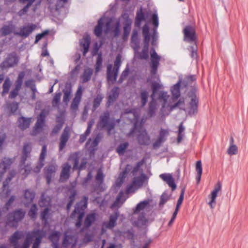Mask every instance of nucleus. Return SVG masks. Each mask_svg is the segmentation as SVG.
Here are the masks:
<instances>
[{
  "mask_svg": "<svg viewBox=\"0 0 248 248\" xmlns=\"http://www.w3.org/2000/svg\"><path fill=\"white\" fill-rule=\"evenodd\" d=\"M150 202L149 199L141 201L137 204L134 209L131 221L135 226L141 227L146 225L148 222L144 211L149 209Z\"/></svg>",
  "mask_w": 248,
  "mask_h": 248,
  "instance_id": "obj_1",
  "label": "nucleus"
},
{
  "mask_svg": "<svg viewBox=\"0 0 248 248\" xmlns=\"http://www.w3.org/2000/svg\"><path fill=\"white\" fill-rule=\"evenodd\" d=\"M148 177L141 170L140 176H134L131 184L126 188V194L134 193L136 190L143 186L144 184L148 183Z\"/></svg>",
  "mask_w": 248,
  "mask_h": 248,
  "instance_id": "obj_2",
  "label": "nucleus"
},
{
  "mask_svg": "<svg viewBox=\"0 0 248 248\" xmlns=\"http://www.w3.org/2000/svg\"><path fill=\"white\" fill-rule=\"evenodd\" d=\"M88 200V197L84 196L83 200L76 204L75 210L71 215V218H77L76 223V226L77 228H79L81 226L82 218L84 215V211L87 207Z\"/></svg>",
  "mask_w": 248,
  "mask_h": 248,
  "instance_id": "obj_3",
  "label": "nucleus"
},
{
  "mask_svg": "<svg viewBox=\"0 0 248 248\" xmlns=\"http://www.w3.org/2000/svg\"><path fill=\"white\" fill-rule=\"evenodd\" d=\"M120 119L116 121L110 119V112L108 110L104 111L100 115L97 127L100 128H107L108 133L110 134L111 131L114 128L116 123H119Z\"/></svg>",
  "mask_w": 248,
  "mask_h": 248,
  "instance_id": "obj_4",
  "label": "nucleus"
},
{
  "mask_svg": "<svg viewBox=\"0 0 248 248\" xmlns=\"http://www.w3.org/2000/svg\"><path fill=\"white\" fill-rule=\"evenodd\" d=\"M134 133H138V141L140 145H149L150 143V137L146 130L142 126L137 127L136 124H134V128L130 131L129 135H132Z\"/></svg>",
  "mask_w": 248,
  "mask_h": 248,
  "instance_id": "obj_5",
  "label": "nucleus"
},
{
  "mask_svg": "<svg viewBox=\"0 0 248 248\" xmlns=\"http://www.w3.org/2000/svg\"><path fill=\"white\" fill-rule=\"evenodd\" d=\"M26 212L22 209H18L10 213L7 217V225L12 227H16L18 223L21 221L25 217Z\"/></svg>",
  "mask_w": 248,
  "mask_h": 248,
  "instance_id": "obj_6",
  "label": "nucleus"
},
{
  "mask_svg": "<svg viewBox=\"0 0 248 248\" xmlns=\"http://www.w3.org/2000/svg\"><path fill=\"white\" fill-rule=\"evenodd\" d=\"M19 57L14 52L9 54L4 60L0 63V68L2 70L9 69L16 66L19 62Z\"/></svg>",
  "mask_w": 248,
  "mask_h": 248,
  "instance_id": "obj_7",
  "label": "nucleus"
},
{
  "mask_svg": "<svg viewBox=\"0 0 248 248\" xmlns=\"http://www.w3.org/2000/svg\"><path fill=\"white\" fill-rule=\"evenodd\" d=\"M151 73L152 75H155L156 74L157 68L159 65V61L160 60V57L157 55L155 50L153 49L151 52Z\"/></svg>",
  "mask_w": 248,
  "mask_h": 248,
  "instance_id": "obj_8",
  "label": "nucleus"
},
{
  "mask_svg": "<svg viewBox=\"0 0 248 248\" xmlns=\"http://www.w3.org/2000/svg\"><path fill=\"white\" fill-rule=\"evenodd\" d=\"M119 216V212L116 211L114 214L109 216V220L103 222L102 226V232H103L107 229H112L117 225V220Z\"/></svg>",
  "mask_w": 248,
  "mask_h": 248,
  "instance_id": "obj_9",
  "label": "nucleus"
},
{
  "mask_svg": "<svg viewBox=\"0 0 248 248\" xmlns=\"http://www.w3.org/2000/svg\"><path fill=\"white\" fill-rule=\"evenodd\" d=\"M221 189V184L220 182H218L215 185L214 190L212 191L209 197L210 199L208 203L211 209H214L216 205V198L217 196V193Z\"/></svg>",
  "mask_w": 248,
  "mask_h": 248,
  "instance_id": "obj_10",
  "label": "nucleus"
},
{
  "mask_svg": "<svg viewBox=\"0 0 248 248\" xmlns=\"http://www.w3.org/2000/svg\"><path fill=\"white\" fill-rule=\"evenodd\" d=\"M46 117V112L45 110H42L37 118V122L34 127L32 131L33 135H36L42 130L45 124Z\"/></svg>",
  "mask_w": 248,
  "mask_h": 248,
  "instance_id": "obj_11",
  "label": "nucleus"
},
{
  "mask_svg": "<svg viewBox=\"0 0 248 248\" xmlns=\"http://www.w3.org/2000/svg\"><path fill=\"white\" fill-rule=\"evenodd\" d=\"M152 24L154 26L153 33L152 35L151 45L155 46L157 44L158 35L156 32V29L158 26V19L157 15L155 13L153 14L152 16Z\"/></svg>",
  "mask_w": 248,
  "mask_h": 248,
  "instance_id": "obj_12",
  "label": "nucleus"
},
{
  "mask_svg": "<svg viewBox=\"0 0 248 248\" xmlns=\"http://www.w3.org/2000/svg\"><path fill=\"white\" fill-rule=\"evenodd\" d=\"M36 26L34 24H28L20 27L19 32H15L14 33L23 37L28 36L36 28Z\"/></svg>",
  "mask_w": 248,
  "mask_h": 248,
  "instance_id": "obj_13",
  "label": "nucleus"
},
{
  "mask_svg": "<svg viewBox=\"0 0 248 248\" xmlns=\"http://www.w3.org/2000/svg\"><path fill=\"white\" fill-rule=\"evenodd\" d=\"M185 40L189 42H194L196 39L195 31L191 26H188L184 30Z\"/></svg>",
  "mask_w": 248,
  "mask_h": 248,
  "instance_id": "obj_14",
  "label": "nucleus"
},
{
  "mask_svg": "<svg viewBox=\"0 0 248 248\" xmlns=\"http://www.w3.org/2000/svg\"><path fill=\"white\" fill-rule=\"evenodd\" d=\"M109 32H112L115 36H117L120 33L119 23L117 22L115 24H112L111 20H109L106 23L104 29V32L108 33Z\"/></svg>",
  "mask_w": 248,
  "mask_h": 248,
  "instance_id": "obj_15",
  "label": "nucleus"
},
{
  "mask_svg": "<svg viewBox=\"0 0 248 248\" xmlns=\"http://www.w3.org/2000/svg\"><path fill=\"white\" fill-rule=\"evenodd\" d=\"M57 170V166L54 164L50 165L45 168V174L47 184L49 185L50 183L51 179L54 176Z\"/></svg>",
  "mask_w": 248,
  "mask_h": 248,
  "instance_id": "obj_16",
  "label": "nucleus"
},
{
  "mask_svg": "<svg viewBox=\"0 0 248 248\" xmlns=\"http://www.w3.org/2000/svg\"><path fill=\"white\" fill-rule=\"evenodd\" d=\"M70 137V133L69 130L67 127L65 128L62 134L60 139L59 149V151H62V150L65 147L66 143L67 142Z\"/></svg>",
  "mask_w": 248,
  "mask_h": 248,
  "instance_id": "obj_17",
  "label": "nucleus"
},
{
  "mask_svg": "<svg viewBox=\"0 0 248 248\" xmlns=\"http://www.w3.org/2000/svg\"><path fill=\"white\" fill-rule=\"evenodd\" d=\"M159 177L171 187L172 191L176 189V185L171 174L162 173L159 175Z\"/></svg>",
  "mask_w": 248,
  "mask_h": 248,
  "instance_id": "obj_18",
  "label": "nucleus"
},
{
  "mask_svg": "<svg viewBox=\"0 0 248 248\" xmlns=\"http://www.w3.org/2000/svg\"><path fill=\"white\" fill-rule=\"evenodd\" d=\"M135 57L139 59L147 60L149 58L148 47H143L140 51L141 47H133Z\"/></svg>",
  "mask_w": 248,
  "mask_h": 248,
  "instance_id": "obj_19",
  "label": "nucleus"
},
{
  "mask_svg": "<svg viewBox=\"0 0 248 248\" xmlns=\"http://www.w3.org/2000/svg\"><path fill=\"white\" fill-rule=\"evenodd\" d=\"M13 160L11 158L8 157H4L0 162V169L2 170L0 172V177H2L3 174L6 172V170L9 169Z\"/></svg>",
  "mask_w": 248,
  "mask_h": 248,
  "instance_id": "obj_20",
  "label": "nucleus"
},
{
  "mask_svg": "<svg viewBox=\"0 0 248 248\" xmlns=\"http://www.w3.org/2000/svg\"><path fill=\"white\" fill-rule=\"evenodd\" d=\"M191 100L189 102V111L190 114H194L197 111L199 99L194 93H192L190 96Z\"/></svg>",
  "mask_w": 248,
  "mask_h": 248,
  "instance_id": "obj_21",
  "label": "nucleus"
},
{
  "mask_svg": "<svg viewBox=\"0 0 248 248\" xmlns=\"http://www.w3.org/2000/svg\"><path fill=\"white\" fill-rule=\"evenodd\" d=\"M70 169L71 166L68 163H66L63 165L60 174V181L61 182H65L69 179Z\"/></svg>",
  "mask_w": 248,
  "mask_h": 248,
  "instance_id": "obj_22",
  "label": "nucleus"
},
{
  "mask_svg": "<svg viewBox=\"0 0 248 248\" xmlns=\"http://www.w3.org/2000/svg\"><path fill=\"white\" fill-rule=\"evenodd\" d=\"M97 216V214L94 212L88 214L84 222L83 229L89 228L96 220Z\"/></svg>",
  "mask_w": 248,
  "mask_h": 248,
  "instance_id": "obj_23",
  "label": "nucleus"
},
{
  "mask_svg": "<svg viewBox=\"0 0 248 248\" xmlns=\"http://www.w3.org/2000/svg\"><path fill=\"white\" fill-rule=\"evenodd\" d=\"M93 74V70L91 68L86 67L80 76L81 83H85L90 81Z\"/></svg>",
  "mask_w": 248,
  "mask_h": 248,
  "instance_id": "obj_24",
  "label": "nucleus"
},
{
  "mask_svg": "<svg viewBox=\"0 0 248 248\" xmlns=\"http://www.w3.org/2000/svg\"><path fill=\"white\" fill-rule=\"evenodd\" d=\"M31 147L30 143H26L24 145L22 155L21 158V163L24 164L27 158L30 156Z\"/></svg>",
  "mask_w": 248,
  "mask_h": 248,
  "instance_id": "obj_25",
  "label": "nucleus"
},
{
  "mask_svg": "<svg viewBox=\"0 0 248 248\" xmlns=\"http://www.w3.org/2000/svg\"><path fill=\"white\" fill-rule=\"evenodd\" d=\"M118 72L115 70H112V64H108L107 66V79L108 81H111L112 83L116 81Z\"/></svg>",
  "mask_w": 248,
  "mask_h": 248,
  "instance_id": "obj_26",
  "label": "nucleus"
},
{
  "mask_svg": "<svg viewBox=\"0 0 248 248\" xmlns=\"http://www.w3.org/2000/svg\"><path fill=\"white\" fill-rule=\"evenodd\" d=\"M119 94V88L117 87H114L109 95L108 96L107 105L109 106L111 105L118 98Z\"/></svg>",
  "mask_w": 248,
  "mask_h": 248,
  "instance_id": "obj_27",
  "label": "nucleus"
},
{
  "mask_svg": "<svg viewBox=\"0 0 248 248\" xmlns=\"http://www.w3.org/2000/svg\"><path fill=\"white\" fill-rule=\"evenodd\" d=\"M149 31V29L148 26L147 24H145L142 28V33L144 38V46H149L151 38H152V36H151Z\"/></svg>",
  "mask_w": 248,
  "mask_h": 248,
  "instance_id": "obj_28",
  "label": "nucleus"
},
{
  "mask_svg": "<svg viewBox=\"0 0 248 248\" xmlns=\"http://www.w3.org/2000/svg\"><path fill=\"white\" fill-rule=\"evenodd\" d=\"M124 192L122 191H120L118 195L114 202V203L112 204L111 208H119L121 205L124 203L125 202L126 198H124Z\"/></svg>",
  "mask_w": 248,
  "mask_h": 248,
  "instance_id": "obj_29",
  "label": "nucleus"
},
{
  "mask_svg": "<svg viewBox=\"0 0 248 248\" xmlns=\"http://www.w3.org/2000/svg\"><path fill=\"white\" fill-rule=\"evenodd\" d=\"M31 118H26L24 117H20L18 119V126L22 130L28 128L31 124Z\"/></svg>",
  "mask_w": 248,
  "mask_h": 248,
  "instance_id": "obj_30",
  "label": "nucleus"
},
{
  "mask_svg": "<svg viewBox=\"0 0 248 248\" xmlns=\"http://www.w3.org/2000/svg\"><path fill=\"white\" fill-rule=\"evenodd\" d=\"M23 236L22 232L16 231L10 238L11 244L15 247H18L17 245L18 240Z\"/></svg>",
  "mask_w": 248,
  "mask_h": 248,
  "instance_id": "obj_31",
  "label": "nucleus"
},
{
  "mask_svg": "<svg viewBox=\"0 0 248 248\" xmlns=\"http://www.w3.org/2000/svg\"><path fill=\"white\" fill-rule=\"evenodd\" d=\"M34 195V193L29 189L25 191L24 204L25 206H28V204L32 202Z\"/></svg>",
  "mask_w": 248,
  "mask_h": 248,
  "instance_id": "obj_32",
  "label": "nucleus"
},
{
  "mask_svg": "<svg viewBox=\"0 0 248 248\" xmlns=\"http://www.w3.org/2000/svg\"><path fill=\"white\" fill-rule=\"evenodd\" d=\"M145 16L142 11V8H140L139 10L137 12L135 26L137 27H140L141 24V22L145 20Z\"/></svg>",
  "mask_w": 248,
  "mask_h": 248,
  "instance_id": "obj_33",
  "label": "nucleus"
},
{
  "mask_svg": "<svg viewBox=\"0 0 248 248\" xmlns=\"http://www.w3.org/2000/svg\"><path fill=\"white\" fill-rule=\"evenodd\" d=\"M104 20V18H100L98 21L97 26L94 28V33L97 37H100L102 35V27Z\"/></svg>",
  "mask_w": 248,
  "mask_h": 248,
  "instance_id": "obj_34",
  "label": "nucleus"
},
{
  "mask_svg": "<svg viewBox=\"0 0 248 248\" xmlns=\"http://www.w3.org/2000/svg\"><path fill=\"white\" fill-rule=\"evenodd\" d=\"M99 142V138L98 136L96 137L93 140L89 139L86 143V147L89 150L94 151L95 148L98 145Z\"/></svg>",
  "mask_w": 248,
  "mask_h": 248,
  "instance_id": "obj_35",
  "label": "nucleus"
},
{
  "mask_svg": "<svg viewBox=\"0 0 248 248\" xmlns=\"http://www.w3.org/2000/svg\"><path fill=\"white\" fill-rule=\"evenodd\" d=\"M181 82V81L179 80L171 89L172 97L175 99H178L180 96V88Z\"/></svg>",
  "mask_w": 248,
  "mask_h": 248,
  "instance_id": "obj_36",
  "label": "nucleus"
},
{
  "mask_svg": "<svg viewBox=\"0 0 248 248\" xmlns=\"http://www.w3.org/2000/svg\"><path fill=\"white\" fill-rule=\"evenodd\" d=\"M104 95L101 93H98L95 97L94 98L93 104V111H95L100 106L103 99Z\"/></svg>",
  "mask_w": 248,
  "mask_h": 248,
  "instance_id": "obj_37",
  "label": "nucleus"
},
{
  "mask_svg": "<svg viewBox=\"0 0 248 248\" xmlns=\"http://www.w3.org/2000/svg\"><path fill=\"white\" fill-rule=\"evenodd\" d=\"M11 86V80L10 79V78L7 77L6 78L2 85L3 91L1 93L2 96L5 95V94L9 92Z\"/></svg>",
  "mask_w": 248,
  "mask_h": 248,
  "instance_id": "obj_38",
  "label": "nucleus"
},
{
  "mask_svg": "<svg viewBox=\"0 0 248 248\" xmlns=\"http://www.w3.org/2000/svg\"><path fill=\"white\" fill-rule=\"evenodd\" d=\"M15 29V26L12 24L4 25L1 29L2 35H6L12 32Z\"/></svg>",
  "mask_w": 248,
  "mask_h": 248,
  "instance_id": "obj_39",
  "label": "nucleus"
},
{
  "mask_svg": "<svg viewBox=\"0 0 248 248\" xmlns=\"http://www.w3.org/2000/svg\"><path fill=\"white\" fill-rule=\"evenodd\" d=\"M131 21L127 20L124 27V35L123 39L124 40H126L129 36V33L131 31Z\"/></svg>",
  "mask_w": 248,
  "mask_h": 248,
  "instance_id": "obj_40",
  "label": "nucleus"
},
{
  "mask_svg": "<svg viewBox=\"0 0 248 248\" xmlns=\"http://www.w3.org/2000/svg\"><path fill=\"white\" fill-rule=\"evenodd\" d=\"M60 235L61 233L59 232L55 231L52 232L49 236V239L54 244H56L55 248H57L56 245L58 243Z\"/></svg>",
  "mask_w": 248,
  "mask_h": 248,
  "instance_id": "obj_41",
  "label": "nucleus"
},
{
  "mask_svg": "<svg viewBox=\"0 0 248 248\" xmlns=\"http://www.w3.org/2000/svg\"><path fill=\"white\" fill-rule=\"evenodd\" d=\"M15 172L14 170L11 171L9 173V176L7 177V178L5 179V180L3 183V191H4V190L8 188V185L10 183V182L11 181L12 179L14 177L15 175Z\"/></svg>",
  "mask_w": 248,
  "mask_h": 248,
  "instance_id": "obj_42",
  "label": "nucleus"
},
{
  "mask_svg": "<svg viewBox=\"0 0 248 248\" xmlns=\"http://www.w3.org/2000/svg\"><path fill=\"white\" fill-rule=\"evenodd\" d=\"M148 92L146 90H143L141 92L140 97L141 99V106L142 107L146 105L148 100Z\"/></svg>",
  "mask_w": 248,
  "mask_h": 248,
  "instance_id": "obj_43",
  "label": "nucleus"
},
{
  "mask_svg": "<svg viewBox=\"0 0 248 248\" xmlns=\"http://www.w3.org/2000/svg\"><path fill=\"white\" fill-rule=\"evenodd\" d=\"M162 85L158 82H153L152 83V94L151 95V97L154 98V96L156 93L157 91L161 88Z\"/></svg>",
  "mask_w": 248,
  "mask_h": 248,
  "instance_id": "obj_44",
  "label": "nucleus"
},
{
  "mask_svg": "<svg viewBox=\"0 0 248 248\" xmlns=\"http://www.w3.org/2000/svg\"><path fill=\"white\" fill-rule=\"evenodd\" d=\"M91 38L89 35L86 34L80 41V46H90Z\"/></svg>",
  "mask_w": 248,
  "mask_h": 248,
  "instance_id": "obj_45",
  "label": "nucleus"
},
{
  "mask_svg": "<svg viewBox=\"0 0 248 248\" xmlns=\"http://www.w3.org/2000/svg\"><path fill=\"white\" fill-rule=\"evenodd\" d=\"M80 102V100L74 98L72 104L70 106V109L72 113L75 115L78 109V105Z\"/></svg>",
  "mask_w": 248,
  "mask_h": 248,
  "instance_id": "obj_46",
  "label": "nucleus"
},
{
  "mask_svg": "<svg viewBox=\"0 0 248 248\" xmlns=\"http://www.w3.org/2000/svg\"><path fill=\"white\" fill-rule=\"evenodd\" d=\"M156 105L155 101L154 100V98H152V100L149 103V114L151 117L153 116L155 113L156 109Z\"/></svg>",
  "mask_w": 248,
  "mask_h": 248,
  "instance_id": "obj_47",
  "label": "nucleus"
},
{
  "mask_svg": "<svg viewBox=\"0 0 248 248\" xmlns=\"http://www.w3.org/2000/svg\"><path fill=\"white\" fill-rule=\"evenodd\" d=\"M128 145V143L127 142L120 144L116 149L117 152L120 155H123Z\"/></svg>",
  "mask_w": 248,
  "mask_h": 248,
  "instance_id": "obj_48",
  "label": "nucleus"
},
{
  "mask_svg": "<svg viewBox=\"0 0 248 248\" xmlns=\"http://www.w3.org/2000/svg\"><path fill=\"white\" fill-rule=\"evenodd\" d=\"M169 135V131L166 129H161L159 132V135L158 139L159 140H161L162 142L166 140V137Z\"/></svg>",
  "mask_w": 248,
  "mask_h": 248,
  "instance_id": "obj_49",
  "label": "nucleus"
},
{
  "mask_svg": "<svg viewBox=\"0 0 248 248\" xmlns=\"http://www.w3.org/2000/svg\"><path fill=\"white\" fill-rule=\"evenodd\" d=\"M131 42L135 45V46H139V39L138 37V31L136 30H134L133 31L131 36Z\"/></svg>",
  "mask_w": 248,
  "mask_h": 248,
  "instance_id": "obj_50",
  "label": "nucleus"
},
{
  "mask_svg": "<svg viewBox=\"0 0 248 248\" xmlns=\"http://www.w3.org/2000/svg\"><path fill=\"white\" fill-rule=\"evenodd\" d=\"M74 236L70 235L64 234V237L63 240L62 244L63 246L67 247L71 244L74 240Z\"/></svg>",
  "mask_w": 248,
  "mask_h": 248,
  "instance_id": "obj_51",
  "label": "nucleus"
},
{
  "mask_svg": "<svg viewBox=\"0 0 248 248\" xmlns=\"http://www.w3.org/2000/svg\"><path fill=\"white\" fill-rule=\"evenodd\" d=\"M49 210L47 208H45L44 211L41 213V218L43 221V223L45 225H46L48 223V214Z\"/></svg>",
  "mask_w": 248,
  "mask_h": 248,
  "instance_id": "obj_52",
  "label": "nucleus"
},
{
  "mask_svg": "<svg viewBox=\"0 0 248 248\" xmlns=\"http://www.w3.org/2000/svg\"><path fill=\"white\" fill-rule=\"evenodd\" d=\"M144 163V159H142L137 163L136 165L133 168L131 171V173L133 176H136L137 175V172L140 170V167L143 165Z\"/></svg>",
  "mask_w": 248,
  "mask_h": 248,
  "instance_id": "obj_53",
  "label": "nucleus"
},
{
  "mask_svg": "<svg viewBox=\"0 0 248 248\" xmlns=\"http://www.w3.org/2000/svg\"><path fill=\"white\" fill-rule=\"evenodd\" d=\"M37 208L36 204H33L29 211L28 215L29 217L32 219L36 218Z\"/></svg>",
  "mask_w": 248,
  "mask_h": 248,
  "instance_id": "obj_54",
  "label": "nucleus"
},
{
  "mask_svg": "<svg viewBox=\"0 0 248 248\" xmlns=\"http://www.w3.org/2000/svg\"><path fill=\"white\" fill-rule=\"evenodd\" d=\"M61 93L60 92L56 93L53 98L52 105L53 107H57L60 103Z\"/></svg>",
  "mask_w": 248,
  "mask_h": 248,
  "instance_id": "obj_55",
  "label": "nucleus"
},
{
  "mask_svg": "<svg viewBox=\"0 0 248 248\" xmlns=\"http://www.w3.org/2000/svg\"><path fill=\"white\" fill-rule=\"evenodd\" d=\"M47 154V146L44 144L42 148V150L39 157V160L45 162V159Z\"/></svg>",
  "mask_w": 248,
  "mask_h": 248,
  "instance_id": "obj_56",
  "label": "nucleus"
},
{
  "mask_svg": "<svg viewBox=\"0 0 248 248\" xmlns=\"http://www.w3.org/2000/svg\"><path fill=\"white\" fill-rule=\"evenodd\" d=\"M78 158L76 157L74 159V164L73 165V169H77L78 168L79 170H81L85 168V166L86 164V162L85 161H83L81 162V165L78 167Z\"/></svg>",
  "mask_w": 248,
  "mask_h": 248,
  "instance_id": "obj_57",
  "label": "nucleus"
},
{
  "mask_svg": "<svg viewBox=\"0 0 248 248\" xmlns=\"http://www.w3.org/2000/svg\"><path fill=\"white\" fill-rule=\"evenodd\" d=\"M121 63V56L120 54H118L116 56V59L114 61V67L113 68L114 70H115L116 72H118Z\"/></svg>",
  "mask_w": 248,
  "mask_h": 248,
  "instance_id": "obj_58",
  "label": "nucleus"
},
{
  "mask_svg": "<svg viewBox=\"0 0 248 248\" xmlns=\"http://www.w3.org/2000/svg\"><path fill=\"white\" fill-rule=\"evenodd\" d=\"M238 152V148L236 145H230L227 150V153L230 155H236Z\"/></svg>",
  "mask_w": 248,
  "mask_h": 248,
  "instance_id": "obj_59",
  "label": "nucleus"
},
{
  "mask_svg": "<svg viewBox=\"0 0 248 248\" xmlns=\"http://www.w3.org/2000/svg\"><path fill=\"white\" fill-rule=\"evenodd\" d=\"M185 129V128L184 125H183V123H181L179 126L178 135L177 137L178 142H181V141L182 140L184 136L182 133L184 132Z\"/></svg>",
  "mask_w": 248,
  "mask_h": 248,
  "instance_id": "obj_60",
  "label": "nucleus"
},
{
  "mask_svg": "<svg viewBox=\"0 0 248 248\" xmlns=\"http://www.w3.org/2000/svg\"><path fill=\"white\" fill-rule=\"evenodd\" d=\"M48 200L45 199V194H42L41 195V200L39 201V204L41 206H47L49 205L50 202V199L48 198Z\"/></svg>",
  "mask_w": 248,
  "mask_h": 248,
  "instance_id": "obj_61",
  "label": "nucleus"
},
{
  "mask_svg": "<svg viewBox=\"0 0 248 248\" xmlns=\"http://www.w3.org/2000/svg\"><path fill=\"white\" fill-rule=\"evenodd\" d=\"M30 233L31 236L32 237V238H37L38 237H41V238H42L44 236V233L43 231L40 230H34L33 231Z\"/></svg>",
  "mask_w": 248,
  "mask_h": 248,
  "instance_id": "obj_62",
  "label": "nucleus"
},
{
  "mask_svg": "<svg viewBox=\"0 0 248 248\" xmlns=\"http://www.w3.org/2000/svg\"><path fill=\"white\" fill-rule=\"evenodd\" d=\"M102 58L101 54H98L97 57L96 62L95 64V72H98L102 67Z\"/></svg>",
  "mask_w": 248,
  "mask_h": 248,
  "instance_id": "obj_63",
  "label": "nucleus"
},
{
  "mask_svg": "<svg viewBox=\"0 0 248 248\" xmlns=\"http://www.w3.org/2000/svg\"><path fill=\"white\" fill-rule=\"evenodd\" d=\"M26 85L27 87H29L31 90L32 93H36L37 92V90L36 88V86L33 82V80H29L25 82Z\"/></svg>",
  "mask_w": 248,
  "mask_h": 248,
  "instance_id": "obj_64",
  "label": "nucleus"
}]
</instances>
